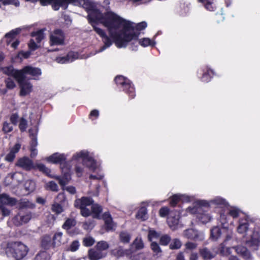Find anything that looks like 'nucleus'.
I'll return each mask as SVG.
<instances>
[{"label":"nucleus","mask_w":260,"mask_h":260,"mask_svg":"<svg viewBox=\"0 0 260 260\" xmlns=\"http://www.w3.org/2000/svg\"><path fill=\"white\" fill-rule=\"evenodd\" d=\"M101 24L107 28L109 35L118 48H125L132 40L138 39V33H127L132 28L127 20L112 11L104 13Z\"/></svg>","instance_id":"1"},{"label":"nucleus","mask_w":260,"mask_h":260,"mask_svg":"<svg viewBox=\"0 0 260 260\" xmlns=\"http://www.w3.org/2000/svg\"><path fill=\"white\" fill-rule=\"evenodd\" d=\"M28 248L21 242H14L9 244L6 249V253L8 256H11L16 260L23 258L27 254Z\"/></svg>","instance_id":"2"},{"label":"nucleus","mask_w":260,"mask_h":260,"mask_svg":"<svg viewBox=\"0 0 260 260\" xmlns=\"http://www.w3.org/2000/svg\"><path fill=\"white\" fill-rule=\"evenodd\" d=\"M114 81L118 88L128 95L130 99H134L136 96L135 88L132 82L127 78L122 75L117 76Z\"/></svg>","instance_id":"3"},{"label":"nucleus","mask_w":260,"mask_h":260,"mask_svg":"<svg viewBox=\"0 0 260 260\" xmlns=\"http://www.w3.org/2000/svg\"><path fill=\"white\" fill-rule=\"evenodd\" d=\"M209 206V203L206 201H200L197 206L192 208L189 207L188 210L192 214H198V218L202 222L207 223L211 220V216L208 214L201 213V212L203 207H207Z\"/></svg>","instance_id":"4"},{"label":"nucleus","mask_w":260,"mask_h":260,"mask_svg":"<svg viewBox=\"0 0 260 260\" xmlns=\"http://www.w3.org/2000/svg\"><path fill=\"white\" fill-rule=\"evenodd\" d=\"M94 201L90 197H83L80 199L75 200L74 205L76 208L80 209L81 214L84 216L87 217L91 215L90 209L87 207L92 206Z\"/></svg>","instance_id":"5"},{"label":"nucleus","mask_w":260,"mask_h":260,"mask_svg":"<svg viewBox=\"0 0 260 260\" xmlns=\"http://www.w3.org/2000/svg\"><path fill=\"white\" fill-rule=\"evenodd\" d=\"M73 158L75 159H81L83 165L91 170H94L97 167L96 162L91 157L88 156V153L87 151H82L77 153L74 155Z\"/></svg>","instance_id":"6"},{"label":"nucleus","mask_w":260,"mask_h":260,"mask_svg":"<svg viewBox=\"0 0 260 260\" xmlns=\"http://www.w3.org/2000/svg\"><path fill=\"white\" fill-rule=\"evenodd\" d=\"M42 72L40 68L26 66L20 70V71L17 72L16 75L17 77H20L23 79H26V75H29L34 77V79H36V77L40 76Z\"/></svg>","instance_id":"7"},{"label":"nucleus","mask_w":260,"mask_h":260,"mask_svg":"<svg viewBox=\"0 0 260 260\" xmlns=\"http://www.w3.org/2000/svg\"><path fill=\"white\" fill-rule=\"evenodd\" d=\"M65 36L63 31L60 29H56L53 34L50 36V46L62 45L64 43Z\"/></svg>","instance_id":"8"},{"label":"nucleus","mask_w":260,"mask_h":260,"mask_svg":"<svg viewBox=\"0 0 260 260\" xmlns=\"http://www.w3.org/2000/svg\"><path fill=\"white\" fill-rule=\"evenodd\" d=\"M93 30L101 38L104 43V46L101 48V51H103L107 48L110 47L112 43L114 42L113 40L109 36H108L104 30L100 28L95 25H92Z\"/></svg>","instance_id":"9"},{"label":"nucleus","mask_w":260,"mask_h":260,"mask_svg":"<svg viewBox=\"0 0 260 260\" xmlns=\"http://www.w3.org/2000/svg\"><path fill=\"white\" fill-rule=\"evenodd\" d=\"M104 13H102L100 10L96 7L88 13L87 19L89 23L92 26L93 23L99 22L101 24L103 21Z\"/></svg>","instance_id":"10"},{"label":"nucleus","mask_w":260,"mask_h":260,"mask_svg":"<svg viewBox=\"0 0 260 260\" xmlns=\"http://www.w3.org/2000/svg\"><path fill=\"white\" fill-rule=\"evenodd\" d=\"M18 78L19 79L17 81L19 83L20 88V95L21 96H26L32 91V85L30 82L26 81L25 79H22L20 77Z\"/></svg>","instance_id":"11"},{"label":"nucleus","mask_w":260,"mask_h":260,"mask_svg":"<svg viewBox=\"0 0 260 260\" xmlns=\"http://www.w3.org/2000/svg\"><path fill=\"white\" fill-rule=\"evenodd\" d=\"M184 237L196 241H203L204 235L203 233L194 229H188L183 232Z\"/></svg>","instance_id":"12"},{"label":"nucleus","mask_w":260,"mask_h":260,"mask_svg":"<svg viewBox=\"0 0 260 260\" xmlns=\"http://www.w3.org/2000/svg\"><path fill=\"white\" fill-rule=\"evenodd\" d=\"M74 2H75L74 0H47L46 6L52 4L53 10L57 11L60 7L66 9L69 4Z\"/></svg>","instance_id":"13"},{"label":"nucleus","mask_w":260,"mask_h":260,"mask_svg":"<svg viewBox=\"0 0 260 260\" xmlns=\"http://www.w3.org/2000/svg\"><path fill=\"white\" fill-rule=\"evenodd\" d=\"M132 41H133V40H132L131 42ZM133 41L134 42L131 44V47L132 50H137L138 45L136 44L135 45V43H137L138 41L139 42V44L144 47H147L148 46L153 47L155 45V42L148 38H144L141 39H138L137 40H133Z\"/></svg>","instance_id":"14"},{"label":"nucleus","mask_w":260,"mask_h":260,"mask_svg":"<svg viewBox=\"0 0 260 260\" xmlns=\"http://www.w3.org/2000/svg\"><path fill=\"white\" fill-rule=\"evenodd\" d=\"M78 58V54L73 51L69 52L64 56H58L55 58V61L59 63H67L73 61Z\"/></svg>","instance_id":"15"},{"label":"nucleus","mask_w":260,"mask_h":260,"mask_svg":"<svg viewBox=\"0 0 260 260\" xmlns=\"http://www.w3.org/2000/svg\"><path fill=\"white\" fill-rule=\"evenodd\" d=\"M16 166L22 168L25 170H30L34 168L32 161L27 157L19 159Z\"/></svg>","instance_id":"16"},{"label":"nucleus","mask_w":260,"mask_h":260,"mask_svg":"<svg viewBox=\"0 0 260 260\" xmlns=\"http://www.w3.org/2000/svg\"><path fill=\"white\" fill-rule=\"evenodd\" d=\"M31 218V216L30 213H27L24 215L18 214L14 217L13 221L14 224L16 226H20L24 223H27Z\"/></svg>","instance_id":"17"},{"label":"nucleus","mask_w":260,"mask_h":260,"mask_svg":"<svg viewBox=\"0 0 260 260\" xmlns=\"http://www.w3.org/2000/svg\"><path fill=\"white\" fill-rule=\"evenodd\" d=\"M17 200L14 198H11L6 193L0 194V206L10 205L13 206L16 205Z\"/></svg>","instance_id":"18"},{"label":"nucleus","mask_w":260,"mask_h":260,"mask_svg":"<svg viewBox=\"0 0 260 260\" xmlns=\"http://www.w3.org/2000/svg\"><path fill=\"white\" fill-rule=\"evenodd\" d=\"M129 23L131 24L132 28L127 31V33H138V37L140 35V31L145 29L147 26V24L145 21H142L134 25V23L128 21Z\"/></svg>","instance_id":"19"},{"label":"nucleus","mask_w":260,"mask_h":260,"mask_svg":"<svg viewBox=\"0 0 260 260\" xmlns=\"http://www.w3.org/2000/svg\"><path fill=\"white\" fill-rule=\"evenodd\" d=\"M180 213L177 211H172L168 218V223L170 227L177 225L179 223Z\"/></svg>","instance_id":"20"},{"label":"nucleus","mask_w":260,"mask_h":260,"mask_svg":"<svg viewBox=\"0 0 260 260\" xmlns=\"http://www.w3.org/2000/svg\"><path fill=\"white\" fill-rule=\"evenodd\" d=\"M237 254L240 255L244 259L246 260H250L251 258V255L247 249L242 246H237L234 247Z\"/></svg>","instance_id":"21"},{"label":"nucleus","mask_w":260,"mask_h":260,"mask_svg":"<svg viewBox=\"0 0 260 260\" xmlns=\"http://www.w3.org/2000/svg\"><path fill=\"white\" fill-rule=\"evenodd\" d=\"M199 252L204 260H210L213 258L217 254V252H213L207 247L200 248Z\"/></svg>","instance_id":"22"},{"label":"nucleus","mask_w":260,"mask_h":260,"mask_svg":"<svg viewBox=\"0 0 260 260\" xmlns=\"http://www.w3.org/2000/svg\"><path fill=\"white\" fill-rule=\"evenodd\" d=\"M88 255L90 260H98L106 256L105 253H104L97 249L96 250L94 249H89L88 250Z\"/></svg>","instance_id":"23"},{"label":"nucleus","mask_w":260,"mask_h":260,"mask_svg":"<svg viewBox=\"0 0 260 260\" xmlns=\"http://www.w3.org/2000/svg\"><path fill=\"white\" fill-rule=\"evenodd\" d=\"M203 73L201 77L202 81L204 82H209L214 75V71L210 68L206 67L203 70Z\"/></svg>","instance_id":"24"},{"label":"nucleus","mask_w":260,"mask_h":260,"mask_svg":"<svg viewBox=\"0 0 260 260\" xmlns=\"http://www.w3.org/2000/svg\"><path fill=\"white\" fill-rule=\"evenodd\" d=\"M47 160L54 164H62L66 159L65 156L62 154L55 153L47 158Z\"/></svg>","instance_id":"25"},{"label":"nucleus","mask_w":260,"mask_h":260,"mask_svg":"<svg viewBox=\"0 0 260 260\" xmlns=\"http://www.w3.org/2000/svg\"><path fill=\"white\" fill-rule=\"evenodd\" d=\"M52 177L58 180L59 184L61 186L66 185L71 180V175L69 171L64 172L62 177L54 176V177Z\"/></svg>","instance_id":"26"},{"label":"nucleus","mask_w":260,"mask_h":260,"mask_svg":"<svg viewBox=\"0 0 260 260\" xmlns=\"http://www.w3.org/2000/svg\"><path fill=\"white\" fill-rule=\"evenodd\" d=\"M20 147L21 146L19 144H16L11 149L10 152L6 155L5 159L9 162L13 161L15 157V154L19 151Z\"/></svg>","instance_id":"27"},{"label":"nucleus","mask_w":260,"mask_h":260,"mask_svg":"<svg viewBox=\"0 0 260 260\" xmlns=\"http://www.w3.org/2000/svg\"><path fill=\"white\" fill-rule=\"evenodd\" d=\"M103 210L102 207L98 204H93L91 206V214L94 218L99 219Z\"/></svg>","instance_id":"28"},{"label":"nucleus","mask_w":260,"mask_h":260,"mask_svg":"<svg viewBox=\"0 0 260 260\" xmlns=\"http://www.w3.org/2000/svg\"><path fill=\"white\" fill-rule=\"evenodd\" d=\"M245 242L248 246L254 247V249H257L259 242L258 233H253L251 236V239L249 241H246Z\"/></svg>","instance_id":"29"},{"label":"nucleus","mask_w":260,"mask_h":260,"mask_svg":"<svg viewBox=\"0 0 260 260\" xmlns=\"http://www.w3.org/2000/svg\"><path fill=\"white\" fill-rule=\"evenodd\" d=\"M103 218L105 221L106 230H112L114 226V223L110 214L108 212L104 213L103 215Z\"/></svg>","instance_id":"30"},{"label":"nucleus","mask_w":260,"mask_h":260,"mask_svg":"<svg viewBox=\"0 0 260 260\" xmlns=\"http://www.w3.org/2000/svg\"><path fill=\"white\" fill-rule=\"evenodd\" d=\"M77 2L82 4L83 8L85 9L87 13L96 7L94 4L90 0H78Z\"/></svg>","instance_id":"31"},{"label":"nucleus","mask_w":260,"mask_h":260,"mask_svg":"<svg viewBox=\"0 0 260 260\" xmlns=\"http://www.w3.org/2000/svg\"><path fill=\"white\" fill-rule=\"evenodd\" d=\"M18 71H20V70H15L12 66L6 67L3 69V72L4 74L8 76H12L14 77L17 80L19 79V78L17 77L16 75L17 72Z\"/></svg>","instance_id":"32"},{"label":"nucleus","mask_w":260,"mask_h":260,"mask_svg":"<svg viewBox=\"0 0 260 260\" xmlns=\"http://www.w3.org/2000/svg\"><path fill=\"white\" fill-rule=\"evenodd\" d=\"M30 137L31 138V143H30V150L31 151V156H35L36 155L35 151H36V147L38 145L37 139L36 135L34 134H32L29 131Z\"/></svg>","instance_id":"33"},{"label":"nucleus","mask_w":260,"mask_h":260,"mask_svg":"<svg viewBox=\"0 0 260 260\" xmlns=\"http://www.w3.org/2000/svg\"><path fill=\"white\" fill-rule=\"evenodd\" d=\"M136 218L143 221L146 220L148 218L146 208L144 207L141 208L136 215Z\"/></svg>","instance_id":"34"},{"label":"nucleus","mask_w":260,"mask_h":260,"mask_svg":"<svg viewBox=\"0 0 260 260\" xmlns=\"http://www.w3.org/2000/svg\"><path fill=\"white\" fill-rule=\"evenodd\" d=\"M44 188L47 190L57 192L58 190L57 184L53 181H50L45 183Z\"/></svg>","instance_id":"35"},{"label":"nucleus","mask_w":260,"mask_h":260,"mask_svg":"<svg viewBox=\"0 0 260 260\" xmlns=\"http://www.w3.org/2000/svg\"><path fill=\"white\" fill-rule=\"evenodd\" d=\"M25 189L29 192H32L36 188V183L31 180H28L24 183Z\"/></svg>","instance_id":"36"},{"label":"nucleus","mask_w":260,"mask_h":260,"mask_svg":"<svg viewBox=\"0 0 260 260\" xmlns=\"http://www.w3.org/2000/svg\"><path fill=\"white\" fill-rule=\"evenodd\" d=\"M221 236V230L218 226L214 227L211 230V236L215 240H217Z\"/></svg>","instance_id":"37"},{"label":"nucleus","mask_w":260,"mask_h":260,"mask_svg":"<svg viewBox=\"0 0 260 260\" xmlns=\"http://www.w3.org/2000/svg\"><path fill=\"white\" fill-rule=\"evenodd\" d=\"M21 29L20 28H16L10 31L9 32L5 35V38L10 39V42L13 40L16 36L20 32Z\"/></svg>","instance_id":"38"},{"label":"nucleus","mask_w":260,"mask_h":260,"mask_svg":"<svg viewBox=\"0 0 260 260\" xmlns=\"http://www.w3.org/2000/svg\"><path fill=\"white\" fill-rule=\"evenodd\" d=\"M136 260H150V255L148 253H141L134 256Z\"/></svg>","instance_id":"39"},{"label":"nucleus","mask_w":260,"mask_h":260,"mask_svg":"<svg viewBox=\"0 0 260 260\" xmlns=\"http://www.w3.org/2000/svg\"><path fill=\"white\" fill-rule=\"evenodd\" d=\"M108 248L109 244L107 242L104 241H101L98 242L96 245V248L102 252L103 250L107 249Z\"/></svg>","instance_id":"40"},{"label":"nucleus","mask_w":260,"mask_h":260,"mask_svg":"<svg viewBox=\"0 0 260 260\" xmlns=\"http://www.w3.org/2000/svg\"><path fill=\"white\" fill-rule=\"evenodd\" d=\"M248 223L247 221L244 222H240L237 231L239 233H244L248 230Z\"/></svg>","instance_id":"41"},{"label":"nucleus","mask_w":260,"mask_h":260,"mask_svg":"<svg viewBox=\"0 0 260 260\" xmlns=\"http://www.w3.org/2000/svg\"><path fill=\"white\" fill-rule=\"evenodd\" d=\"M170 248L172 249H177L181 247V242L178 239H174L170 244Z\"/></svg>","instance_id":"42"},{"label":"nucleus","mask_w":260,"mask_h":260,"mask_svg":"<svg viewBox=\"0 0 260 260\" xmlns=\"http://www.w3.org/2000/svg\"><path fill=\"white\" fill-rule=\"evenodd\" d=\"M94 242V239L90 236H87L85 237L83 240V245L87 247L93 245Z\"/></svg>","instance_id":"43"},{"label":"nucleus","mask_w":260,"mask_h":260,"mask_svg":"<svg viewBox=\"0 0 260 260\" xmlns=\"http://www.w3.org/2000/svg\"><path fill=\"white\" fill-rule=\"evenodd\" d=\"M51 245V238L49 236L43 237L41 242V245L45 249H48Z\"/></svg>","instance_id":"44"},{"label":"nucleus","mask_w":260,"mask_h":260,"mask_svg":"<svg viewBox=\"0 0 260 260\" xmlns=\"http://www.w3.org/2000/svg\"><path fill=\"white\" fill-rule=\"evenodd\" d=\"M76 224V221L73 219H67L64 224L62 225V228L66 230H69L72 226H75Z\"/></svg>","instance_id":"45"},{"label":"nucleus","mask_w":260,"mask_h":260,"mask_svg":"<svg viewBox=\"0 0 260 260\" xmlns=\"http://www.w3.org/2000/svg\"><path fill=\"white\" fill-rule=\"evenodd\" d=\"M51 209L52 212L55 213L56 214H59L63 211L62 207L58 203L53 204L52 206Z\"/></svg>","instance_id":"46"},{"label":"nucleus","mask_w":260,"mask_h":260,"mask_svg":"<svg viewBox=\"0 0 260 260\" xmlns=\"http://www.w3.org/2000/svg\"><path fill=\"white\" fill-rule=\"evenodd\" d=\"M5 82L6 83V87L9 89H13L16 87L15 83L11 78H7L6 79Z\"/></svg>","instance_id":"47"},{"label":"nucleus","mask_w":260,"mask_h":260,"mask_svg":"<svg viewBox=\"0 0 260 260\" xmlns=\"http://www.w3.org/2000/svg\"><path fill=\"white\" fill-rule=\"evenodd\" d=\"M120 238L121 242L123 243H128L131 239V236L128 233L123 232L120 234Z\"/></svg>","instance_id":"48"},{"label":"nucleus","mask_w":260,"mask_h":260,"mask_svg":"<svg viewBox=\"0 0 260 260\" xmlns=\"http://www.w3.org/2000/svg\"><path fill=\"white\" fill-rule=\"evenodd\" d=\"M31 36L32 37L36 36V40L37 43H40L44 38L43 32L41 30L33 32Z\"/></svg>","instance_id":"49"},{"label":"nucleus","mask_w":260,"mask_h":260,"mask_svg":"<svg viewBox=\"0 0 260 260\" xmlns=\"http://www.w3.org/2000/svg\"><path fill=\"white\" fill-rule=\"evenodd\" d=\"M62 233L60 232L56 233L53 236V243L58 245L61 243Z\"/></svg>","instance_id":"50"},{"label":"nucleus","mask_w":260,"mask_h":260,"mask_svg":"<svg viewBox=\"0 0 260 260\" xmlns=\"http://www.w3.org/2000/svg\"><path fill=\"white\" fill-rule=\"evenodd\" d=\"M159 237V234L153 230H149L148 235V239L150 241L153 239H156Z\"/></svg>","instance_id":"51"},{"label":"nucleus","mask_w":260,"mask_h":260,"mask_svg":"<svg viewBox=\"0 0 260 260\" xmlns=\"http://www.w3.org/2000/svg\"><path fill=\"white\" fill-rule=\"evenodd\" d=\"M171 239V237L169 235H163L160 239V243L163 245H167L170 242Z\"/></svg>","instance_id":"52"},{"label":"nucleus","mask_w":260,"mask_h":260,"mask_svg":"<svg viewBox=\"0 0 260 260\" xmlns=\"http://www.w3.org/2000/svg\"><path fill=\"white\" fill-rule=\"evenodd\" d=\"M197 246L198 245L197 243L191 242H186L185 244L186 250H193L196 249L197 247Z\"/></svg>","instance_id":"53"},{"label":"nucleus","mask_w":260,"mask_h":260,"mask_svg":"<svg viewBox=\"0 0 260 260\" xmlns=\"http://www.w3.org/2000/svg\"><path fill=\"white\" fill-rule=\"evenodd\" d=\"M38 167L40 171L45 173L47 176H49L52 178V176L50 175L51 170L48 168H47L45 165L40 164L39 165Z\"/></svg>","instance_id":"54"},{"label":"nucleus","mask_w":260,"mask_h":260,"mask_svg":"<svg viewBox=\"0 0 260 260\" xmlns=\"http://www.w3.org/2000/svg\"><path fill=\"white\" fill-rule=\"evenodd\" d=\"M48 254L45 251H42L38 253L36 257V260H47Z\"/></svg>","instance_id":"55"},{"label":"nucleus","mask_w":260,"mask_h":260,"mask_svg":"<svg viewBox=\"0 0 260 260\" xmlns=\"http://www.w3.org/2000/svg\"><path fill=\"white\" fill-rule=\"evenodd\" d=\"M219 253L222 255H226L229 254V248H227L225 250L223 243H221L219 247Z\"/></svg>","instance_id":"56"},{"label":"nucleus","mask_w":260,"mask_h":260,"mask_svg":"<svg viewBox=\"0 0 260 260\" xmlns=\"http://www.w3.org/2000/svg\"><path fill=\"white\" fill-rule=\"evenodd\" d=\"M151 248L156 254L160 253L161 251L158 244L156 242H152L151 244Z\"/></svg>","instance_id":"57"},{"label":"nucleus","mask_w":260,"mask_h":260,"mask_svg":"<svg viewBox=\"0 0 260 260\" xmlns=\"http://www.w3.org/2000/svg\"><path fill=\"white\" fill-rule=\"evenodd\" d=\"M3 130L5 133H8L13 130V127L10 123L5 122L3 124Z\"/></svg>","instance_id":"58"},{"label":"nucleus","mask_w":260,"mask_h":260,"mask_svg":"<svg viewBox=\"0 0 260 260\" xmlns=\"http://www.w3.org/2000/svg\"><path fill=\"white\" fill-rule=\"evenodd\" d=\"M211 203L216 204V205H225V201L219 197H217L213 200L210 201Z\"/></svg>","instance_id":"59"},{"label":"nucleus","mask_w":260,"mask_h":260,"mask_svg":"<svg viewBox=\"0 0 260 260\" xmlns=\"http://www.w3.org/2000/svg\"><path fill=\"white\" fill-rule=\"evenodd\" d=\"M19 126L22 132L25 131L27 127V121L24 118H21Z\"/></svg>","instance_id":"60"},{"label":"nucleus","mask_w":260,"mask_h":260,"mask_svg":"<svg viewBox=\"0 0 260 260\" xmlns=\"http://www.w3.org/2000/svg\"><path fill=\"white\" fill-rule=\"evenodd\" d=\"M28 46L29 50L31 51H35L38 48V46L33 39L30 40L29 43L28 44Z\"/></svg>","instance_id":"61"},{"label":"nucleus","mask_w":260,"mask_h":260,"mask_svg":"<svg viewBox=\"0 0 260 260\" xmlns=\"http://www.w3.org/2000/svg\"><path fill=\"white\" fill-rule=\"evenodd\" d=\"M63 190H66L71 194H75L76 193V188L74 186H65V185L61 186Z\"/></svg>","instance_id":"62"},{"label":"nucleus","mask_w":260,"mask_h":260,"mask_svg":"<svg viewBox=\"0 0 260 260\" xmlns=\"http://www.w3.org/2000/svg\"><path fill=\"white\" fill-rule=\"evenodd\" d=\"M229 214L233 218H236L239 216V210L235 208H232L229 210Z\"/></svg>","instance_id":"63"},{"label":"nucleus","mask_w":260,"mask_h":260,"mask_svg":"<svg viewBox=\"0 0 260 260\" xmlns=\"http://www.w3.org/2000/svg\"><path fill=\"white\" fill-rule=\"evenodd\" d=\"M79 247V243L78 241H74L70 246V250L72 251L77 250Z\"/></svg>","instance_id":"64"}]
</instances>
